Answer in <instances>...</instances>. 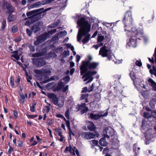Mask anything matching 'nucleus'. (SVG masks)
<instances>
[{
    "instance_id": "obj_1",
    "label": "nucleus",
    "mask_w": 156,
    "mask_h": 156,
    "mask_svg": "<svg viewBox=\"0 0 156 156\" xmlns=\"http://www.w3.org/2000/svg\"><path fill=\"white\" fill-rule=\"evenodd\" d=\"M99 65L98 62L90 61H83L82 65L80 67L81 75L85 73L82 76L84 81H88L86 83H88L91 82L94 78L93 76L96 74L97 71L95 70Z\"/></svg>"
},
{
    "instance_id": "obj_2",
    "label": "nucleus",
    "mask_w": 156,
    "mask_h": 156,
    "mask_svg": "<svg viewBox=\"0 0 156 156\" xmlns=\"http://www.w3.org/2000/svg\"><path fill=\"white\" fill-rule=\"evenodd\" d=\"M78 26L80 27L79 29L77 36V41L80 42L83 36H85L83 40V44L87 42L89 40L90 35L88 34L90 30V25L84 18H82L77 22Z\"/></svg>"
},
{
    "instance_id": "obj_3",
    "label": "nucleus",
    "mask_w": 156,
    "mask_h": 156,
    "mask_svg": "<svg viewBox=\"0 0 156 156\" xmlns=\"http://www.w3.org/2000/svg\"><path fill=\"white\" fill-rule=\"evenodd\" d=\"M125 30L126 31V34L129 38V42H128L127 44L130 46L134 47L136 46V41L135 37H137V38L140 39V37H143L145 41L147 40V38L145 36H143V30L142 28L138 29L135 27L131 28V31L127 30V29L125 28Z\"/></svg>"
},
{
    "instance_id": "obj_4",
    "label": "nucleus",
    "mask_w": 156,
    "mask_h": 156,
    "mask_svg": "<svg viewBox=\"0 0 156 156\" xmlns=\"http://www.w3.org/2000/svg\"><path fill=\"white\" fill-rule=\"evenodd\" d=\"M99 54L103 57H107L109 60L111 59L112 56L114 57L110 50L105 46H104L100 49Z\"/></svg>"
},
{
    "instance_id": "obj_5",
    "label": "nucleus",
    "mask_w": 156,
    "mask_h": 156,
    "mask_svg": "<svg viewBox=\"0 0 156 156\" xmlns=\"http://www.w3.org/2000/svg\"><path fill=\"white\" fill-rule=\"evenodd\" d=\"M144 83V82L142 81L140 83L137 84L136 87L142 95L143 97H145L148 95L149 93Z\"/></svg>"
},
{
    "instance_id": "obj_6",
    "label": "nucleus",
    "mask_w": 156,
    "mask_h": 156,
    "mask_svg": "<svg viewBox=\"0 0 156 156\" xmlns=\"http://www.w3.org/2000/svg\"><path fill=\"white\" fill-rule=\"evenodd\" d=\"M125 24V27L128 26L132 25L133 22L132 12L130 11L126 12L123 20Z\"/></svg>"
},
{
    "instance_id": "obj_7",
    "label": "nucleus",
    "mask_w": 156,
    "mask_h": 156,
    "mask_svg": "<svg viewBox=\"0 0 156 156\" xmlns=\"http://www.w3.org/2000/svg\"><path fill=\"white\" fill-rule=\"evenodd\" d=\"M108 108L104 114L103 112L95 111L91 113L90 115V118L95 120H97L101 117L107 116L108 114Z\"/></svg>"
},
{
    "instance_id": "obj_8",
    "label": "nucleus",
    "mask_w": 156,
    "mask_h": 156,
    "mask_svg": "<svg viewBox=\"0 0 156 156\" xmlns=\"http://www.w3.org/2000/svg\"><path fill=\"white\" fill-rule=\"evenodd\" d=\"M48 67L44 69H43L40 70V79H47L48 77V76L51 74V70L52 69L50 68H47Z\"/></svg>"
},
{
    "instance_id": "obj_9",
    "label": "nucleus",
    "mask_w": 156,
    "mask_h": 156,
    "mask_svg": "<svg viewBox=\"0 0 156 156\" xmlns=\"http://www.w3.org/2000/svg\"><path fill=\"white\" fill-rule=\"evenodd\" d=\"M68 89V86L67 85L65 87V84L63 82L61 81L58 83L56 85L55 87V91L61 90L62 92L65 93L66 94L67 92H66Z\"/></svg>"
},
{
    "instance_id": "obj_10",
    "label": "nucleus",
    "mask_w": 156,
    "mask_h": 156,
    "mask_svg": "<svg viewBox=\"0 0 156 156\" xmlns=\"http://www.w3.org/2000/svg\"><path fill=\"white\" fill-rule=\"evenodd\" d=\"M81 135L86 139L89 140L94 138L96 136L98 137L99 134L96 132L94 133L90 132H86L83 133Z\"/></svg>"
},
{
    "instance_id": "obj_11",
    "label": "nucleus",
    "mask_w": 156,
    "mask_h": 156,
    "mask_svg": "<svg viewBox=\"0 0 156 156\" xmlns=\"http://www.w3.org/2000/svg\"><path fill=\"white\" fill-rule=\"evenodd\" d=\"M68 152H69L71 154L74 155H75V152L77 156H80L78 150L75 147L72 148L70 145L66 147L64 150V152L65 153Z\"/></svg>"
},
{
    "instance_id": "obj_12",
    "label": "nucleus",
    "mask_w": 156,
    "mask_h": 156,
    "mask_svg": "<svg viewBox=\"0 0 156 156\" xmlns=\"http://www.w3.org/2000/svg\"><path fill=\"white\" fill-rule=\"evenodd\" d=\"M39 14V9L34 10L27 12V15L28 16H30L29 18L34 19L36 18V20H37Z\"/></svg>"
},
{
    "instance_id": "obj_13",
    "label": "nucleus",
    "mask_w": 156,
    "mask_h": 156,
    "mask_svg": "<svg viewBox=\"0 0 156 156\" xmlns=\"http://www.w3.org/2000/svg\"><path fill=\"white\" fill-rule=\"evenodd\" d=\"M56 31V30L55 29H54L49 31L48 34L45 33L40 36V43L45 40L47 38L48 34H52L55 33Z\"/></svg>"
},
{
    "instance_id": "obj_14",
    "label": "nucleus",
    "mask_w": 156,
    "mask_h": 156,
    "mask_svg": "<svg viewBox=\"0 0 156 156\" xmlns=\"http://www.w3.org/2000/svg\"><path fill=\"white\" fill-rule=\"evenodd\" d=\"M64 98L63 97H59L58 98L57 97L53 102L55 105L58 106L60 108H62L64 105Z\"/></svg>"
},
{
    "instance_id": "obj_15",
    "label": "nucleus",
    "mask_w": 156,
    "mask_h": 156,
    "mask_svg": "<svg viewBox=\"0 0 156 156\" xmlns=\"http://www.w3.org/2000/svg\"><path fill=\"white\" fill-rule=\"evenodd\" d=\"M104 133L105 134H106L105 136V137L108 138L109 136L112 135L113 134V129L110 127H106L104 130Z\"/></svg>"
},
{
    "instance_id": "obj_16",
    "label": "nucleus",
    "mask_w": 156,
    "mask_h": 156,
    "mask_svg": "<svg viewBox=\"0 0 156 156\" xmlns=\"http://www.w3.org/2000/svg\"><path fill=\"white\" fill-rule=\"evenodd\" d=\"M87 123L88 124L87 128L89 130L93 131L95 130L96 127L93 122L90 121H87Z\"/></svg>"
},
{
    "instance_id": "obj_17",
    "label": "nucleus",
    "mask_w": 156,
    "mask_h": 156,
    "mask_svg": "<svg viewBox=\"0 0 156 156\" xmlns=\"http://www.w3.org/2000/svg\"><path fill=\"white\" fill-rule=\"evenodd\" d=\"M79 108L81 110L82 114H83L89 110V109L86 106V104L85 103L81 104Z\"/></svg>"
},
{
    "instance_id": "obj_18",
    "label": "nucleus",
    "mask_w": 156,
    "mask_h": 156,
    "mask_svg": "<svg viewBox=\"0 0 156 156\" xmlns=\"http://www.w3.org/2000/svg\"><path fill=\"white\" fill-rule=\"evenodd\" d=\"M32 29L35 33L39 30V23L38 22L34 24L32 27Z\"/></svg>"
},
{
    "instance_id": "obj_19",
    "label": "nucleus",
    "mask_w": 156,
    "mask_h": 156,
    "mask_svg": "<svg viewBox=\"0 0 156 156\" xmlns=\"http://www.w3.org/2000/svg\"><path fill=\"white\" fill-rule=\"evenodd\" d=\"M106 138L105 136L104 137H103L100 139L99 141V143L101 145L103 146H105L107 145L108 143L105 139Z\"/></svg>"
},
{
    "instance_id": "obj_20",
    "label": "nucleus",
    "mask_w": 156,
    "mask_h": 156,
    "mask_svg": "<svg viewBox=\"0 0 156 156\" xmlns=\"http://www.w3.org/2000/svg\"><path fill=\"white\" fill-rule=\"evenodd\" d=\"M148 81L150 83V85L156 91V83L151 78L148 79Z\"/></svg>"
},
{
    "instance_id": "obj_21",
    "label": "nucleus",
    "mask_w": 156,
    "mask_h": 156,
    "mask_svg": "<svg viewBox=\"0 0 156 156\" xmlns=\"http://www.w3.org/2000/svg\"><path fill=\"white\" fill-rule=\"evenodd\" d=\"M48 98L52 99L53 102L57 98L55 94L51 93H48Z\"/></svg>"
},
{
    "instance_id": "obj_22",
    "label": "nucleus",
    "mask_w": 156,
    "mask_h": 156,
    "mask_svg": "<svg viewBox=\"0 0 156 156\" xmlns=\"http://www.w3.org/2000/svg\"><path fill=\"white\" fill-rule=\"evenodd\" d=\"M33 63L34 65L35 66L38 67L39 66V59L37 58H34L33 59Z\"/></svg>"
},
{
    "instance_id": "obj_23",
    "label": "nucleus",
    "mask_w": 156,
    "mask_h": 156,
    "mask_svg": "<svg viewBox=\"0 0 156 156\" xmlns=\"http://www.w3.org/2000/svg\"><path fill=\"white\" fill-rule=\"evenodd\" d=\"M88 94H83L81 95L80 99L81 100L85 99L86 102H88V101L87 100V98L88 97Z\"/></svg>"
},
{
    "instance_id": "obj_24",
    "label": "nucleus",
    "mask_w": 156,
    "mask_h": 156,
    "mask_svg": "<svg viewBox=\"0 0 156 156\" xmlns=\"http://www.w3.org/2000/svg\"><path fill=\"white\" fill-rule=\"evenodd\" d=\"M35 21L33 19L29 18V19L27 20L25 23V24L27 26H29L31 23H32L33 21Z\"/></svg>"
},
{
    "instance_id": "obj_25",
    "label": "nucleus",
    "mask_w": 156,
    "mask_h": 156,
    "mask_svg": "<svg viewBox=\"0 0 156 156\" xmlns=\"http://www.w3.org/2000/svg\"><path fill=\"white\" fill-rule=\"evenodd\" d=\"M67 33L66 31H62L58 34V37H62V36H66L67 34Z\"/></svg>"
},
{
    "instance_id": "obj_26",
    "label": "nucleus",
    "mask_w": 156,
    "mask_h": 156,
    "mask_svg": "<svg viewBox=\"0 0 156 156\" xmlns=\"http://www.w3.org/2000/svg\"><path fill=\"white\" fill-rule=\"evenodd\" d=\"M34 71L35 73H36V74H35L34 76L35 78L38 80H39V70L37 69H35L34 70Z\"/></svg>"
},
{
    "instance_id": "obj_27",
    "label": "nucleus",
    "mask_w": 156,
    "mask_h": 156,
    "mask_svg": "<svg viewBox=\"0 0 156 156\" xmlns=\"http://www.w3.org/2000/svg\"><path fill=\"white\" fill-rule=\"evenodd\" d=\"M70 78L69 76H66L65 77L63 80H62H62L63 81L65 85L69 81Z\"/></svg>"
},
{
    "instance_id": "obj_28",
    "label": "nucleus",
    "mask_w": 156,
    "mask_h": 156,
    "mask_svg": "<svg viewBox=\"0 0 156 156\" xmlns=\"http://www.w3.org/2000/svg\"><path fill=\"white\" fill-rule=\"evenodd\" d=\"M104 37L102 35L99 34L98 39V42L99 43L102 42L104 39Z\"/></svg>"
},
{
    "instance_id": "obj_29",
    "label": "nucleus",
    "mask_w": 156,
    "mask_h": 156,
    "mask_svg": "<svg viewBox=\"0 0 156 156\" xmlns=\"http://www.w3.org/2000/svg\"><path fill=\"white\" fill-rule=\"evenodd\" d=\"M90 142L93 146H97L98 144V141L95 140H93L90 141Z\"/></svg>"
},
{
    "instance_id": "obj_30",
    "label": "nucleus",
    "mask_w": 156,
    "mask_h": 156,
    "mask_svg": "<svg viewBox=\"0 0 156 156\" xmlns=\"http://www.w3.org/2000/svg\"><path fill=\"white\" fill-rule=\"evenodd\" d=\"M15 19V17L14 16L9 15L8 17V21L9 22L13 21Z\"/></svg>"
},
{
    "instance_id": "obj_31",
    "label": "nucleus",
    "mask_w": 156,
    "mask_h": 156,
    "mask_svg": "<svg viewBox=\"0 0 156 156\" xmlns=\"http://www.w3.org/2000/svg\"><path fill=\"white\" fill-rule=\"evenodd\" d=\"M46 64V62L43 58H40V66H43Z\"/></svg>"
},
{
    "instance_id": "obj_32",
    "label": "nucleus",
    "mask_w": 156,
    "mask_h": 156,
    "mask_svg": "<svg viewBox=\"0 0 156 156\" xmlns=\"http://www.w3.org/2000/svg\"><path fill=\"white\" fill-rule=\"evenodd\" d=\"M7 9L9 11L10 13L12 12L14 10V8L13 7L9 5L7 6Z\"/></svg>"
},
{
    "instance_id": "obj_33",
    "label": "nucleus",
    "mask_w": 156,
    "mask_h": 156,
    "mask_svg": "<svg viewBox=\"0 0 156 156\" xmlns=\"http://www.w3.org/2000/svg\"><path fill=\"white\" fill-rule=\"evenodd\" d=\"M50 110L49 106H45L43 108V112L44 113H47L49 112Z\"/></svg>"
},
{
    "instance_id": "obj_34",
    "label": "nucleus",
    "mask_w": 156,
    "mask_h": 156,
    "mask_svg": "<svg viewBox=\"0 0 156 156\" xmlns=\"http://www.w3.org/2000/svg\"><path fill=\"white\" fill-rule=\"evenodd\" d=\"M144 116L145 118H149L151 116V113L149 112H144Z\"/></svg>"
},
{
    "instance_id": "obj_35",
    "label": "nucleus",
    "mask_w": 156,
    "mask_h": 156,
    "mask_svg": "<svg viewBox=\"0 0 156 156\" xmlns=\"http://www.w3.org/2000/svg\"><path fill=\"white\" fill-rule=\"evenodd\" d=\"M149 71L151 74L154 75L155 73H156V69L155 67H153L152 69H150Z\"/></svg>"
},
{
    "instance_id": "obj_36",
    "label": "nucleus",
    "mask_w": 156,
    "mask_h": 156,
    "mask_svg": "<svg viewBox=\"0 0 156 156\" xmlns=\"http://www.w3.org/2000/svg\"><path fill=\"white\" fill-rule=\"evenodd\" d=\"M34 137H32L31 138V139L30 140V142L31 143V144L33 146L34 145L36 144L37 143V142L35 140L34 141Z\"/></svg>"
},
{
    "instance_id": "obj_37",
    "label": "nucleus",
    "mask_w": 156,
    "mask_h": 156,
    "mask_svg": "<svg viewBox=\"0 0 156 156\" xmlns=\"http://www.w3.org/2000/svg\"><path fill=\"white\" fill-rule=\"evenodd\" d=\"M52 0H44L43 1V2H40V4L44 5L47 4H48L52 2Z\"/></svg>"
},
{
    "instance_id": "obj_38",
    "label": "nucleus",
    "mask_w": 156,
    "mask_h": 156,
    "mask_svg": "<svg viewBox=\"0 0 156 156\" xmlns=\"http://www.w3.org/2000/svg\"><path fill=\"white\" fill-rule=\"evenodd\" d=\"M14 52L15 54L12 55V56L14 57L16 60H19V57L18 55L17 51H16Z\"/></svg>"
},
{
    "instance_id": "obj_39",
    "label": "nucleus",
    "mask_w": 156,
    "mask_h": 156,
    "mask_svg": "<svg viewBox=\"0 0 156 156\" xmlns=\"http://www.w3.org/2000/svg\"><path fill=\"white\" fill-rule=\"evenodd\" d=\"M63 56L64 57H66L69 55V51L68 50L64 51L62 54Z\"/></svg>"
},
{
    "instance_id": "obj_40",
    "label": "nucleus",
    "mask_w": 156,
    "mask_h": 156,
    "mask_svg": "<svg viewBox=\"0 0 156 156\" xmlns=\"http://www.w3.org/2000/svg\"><path fill=\"white\" fill-rule=\"evenodd\" d=\"M65 116L67 119H69V109H68L65 112Z\"/></svg>"
},
{
    "instance_id": "obj_41",
    "label": "nucleus",
    "mask_w": 156,
    "mask_h": 156,
    "mask_svg": "<svg viewBox=\"0 0 156 156\" xmlns=\"http://www.w3.org/2000/svg\"><path fill=\"white\" fill-rule=\"evenodd\" d=\"M6 26V21L5 20H3L2 23L1 28L3 29Z\"/></svg>"
},
{
    "instance_id": "obj_42",
    "label": "nucleus",
    "mask_w": 156,
    "mask_h": 156,
    "mask_svg": "<svg viewBox=\"0 0 156 156\" xmlns=\"http://www.w3.org/2000/svg\"><path fill=\"white\" fill-rule=\"evenodd\" d=\"M10 83L11 87H13L14 86V79L12 77H11L10 79Z\"/></svg>"
},
{
    "instance_id": "obj_43",
    "label": "nucleus",
    "mask_w": 156,
    "mask_h": 156,
    "mask_svg": "<svg viewBox=\"0 0 156 156\" xmlns=\"http://www.w3.org/2000/svg\"><path fill=\"white\" fill-rule=\"evenodd\" d=\"M103 44V43L101 42L98 44V45H93V47L94 48L96 49H97L99 47L102 46Z\"/></svg>"
},
{
    "instance_id": "obj_44",
    "label": "nucleus",
    "mask_w": 156,
    "mask_h": 156,
    "mask_svg": "<svg viewBox=\"0 0 156 156\" xmlns=\"http://www.w3.org/2000/svg\"><path fill=\"white\" fill-rule=\"evenodd\" d=\"M18 30L16 26H14L12 27V32L13 33H15Z\"/></svg>"
},
{
    "instance_id": "obj_45",
    "label": "nucleus",
    "mask_w": 156,
    "mask_h": 156,
    "mask_svg": "<svg viewBox=\"0 0 156 156\" xmlns=\"http://www.w3.org/2000/svg\"><path fill=\"white\" fill-rule=\"evenodd\" d=\"M130 76L133 80H134L135 79V75L133 74V73L132 72H131L130 73Z\"/></svg>"
},
{
    "instance_id": "obj_46",
    "label": "nucleus",
    "mask_w": 156,
    "mask_h": 156,
    "mask_svg": "<svg viewBox=\"0 0 156 156\" xmlns=\"http://www.w3.org/2000/svg\"><path fill=\"white\" fill-rule=\"evenodd\" d=\"M136 64L137 66H141L142 65V63L140 60L136 61Z\"/></svg>"
},
{
    "instance_id": "obj_47",
    "label": "nucleus",
    "mask_w": 156,
    "mask_h": 156,
    "mask_svg": "<svg viewBox=\"0 0 156 156\" xmlns=\"http://www.w3.org/2000/svg\"><path fill=\"white\" fill-rule=\"evenodd\" d=\"M103 24L107 27H110L112 26V23H104Z\"/></svg>"
},
{
    "instance_id": "obj_48",
    "label": "nucleus",
    "mask_w": 156,
    "mask_h": 156,
    "mask_svg": "<svg viewBox=\"0 0 156 156\" xmlns=\"http://www.w3.org/2000/svg\"><path fill=\"white\" fill-rule=\"evenodd\" d=\"M36 105V104L35 103H33V105L30 107V110L31 112H34L35 106Z\"/></svg>"
},
{
    "instance_id": "obj_49",
    "label": "nucleus",
    "mask_w": 156,
    "mask_h": 156,
    "mask_svg": "<svg viewBox=\"0 0 156 156\" xmlns=\"http://www.w3.org/2000/svg\"><path fill=\"white\" fill-rule=\"evenodd\" d=\"M66 122V126L68 128V129H70V123L69 122V120H66L65 119V120Z\"/></svg>"
},
{
    "instance_id": "obj_50",
    "label": "nucleus",
    "mask_w": 156,
    "mask_h": 156,
    "mask_svg": "<svg viewBox=\"0 0 156 156\" xmlns=\"http://www.w3.org/2000/svg\"><path fill=\"white\" fill-rule=\"evenodd\" d=\"M26 32L27 34L29 36H30L31 35L32 32L30 30L27 28L26 30Z\"/></svg>"
},
{
    "instance_id": "obj_51",
    "label": "nucleus",
    "mask_w": 156,
    "mask_h": 156,
    "mask_svg": "<svg viewBox=\"0 0 156 156\" xmlns=\"http://www.w3.org/2000/svg\"><path fill=\"white\" fill-rule=\"evenodd\" d=\"M151 116L154 118H156V111H153L151 113Z\"/></svg>"
},
{
    "instance_id": "obj_52",
    "label": "nucleus",
    "mask_w": 156,
    "mask_h": 156,
    "mask_svg": "<svg viewBox=\"0 0 156 156\" xmlns=\"http://www.w3.org/2000/svg\"><path fill=\"white\" fill-rule=\"evenodd\" d=\"M29 47L31 51H35V48L34 46H33L32 45H29Z\"/></svg>"
},
{
    "instance_id": "obj_53",
    "label": "nucleus",
    "mask_w": 156,
    "mask_h": 156,
    "mask_svg": "<svg viewBox=\"0 0 156 156\" xmlns=\"http://www.w3.org/2000/svg\"><path fill=\"white\" fill-rule=\"evenodd\" d=\"M27 81L28 82L30 83V80L32 79V77L30 76H29L27 74Z\"/></svg>"
},
{
    "instance_id": "obj_54",
    "label": "nucleus",
    "mask_w": 156,
    "mask_h": 156,
    "mask_svg": "<svg viewBox=\"0 0 156 156\" xmlns=\"http://www.w3.org/2000/svg\"><path fill=\"white\" fill-rule=\"evenodd\" d=\"M67 45L68 47L70 48L71 50L72 51H73L74 50V47L73 46H72L70 44H67Z\"/></svg>"
},
{
    "instance_id": "obj_55",
    "label": "nucleus",
    "mask_w": 156,
    "mask_h": 156,
    "mask_svg": "<svg viewBox=\"0 0 156 156\" xmlns=\"http://www.w3.org/2000/svg\"><path fill=\"white\" fill-rule=\"evenodd\" d=\"M13 151V148L12 147H10L9 148L8 151V153L9 154H11L12 152Z\"/></svg>"
},
{
    "instance_id": "obj_56",
    "label": "nucleus",
    "mask_w": 156,
    "mask_h": 156,
    "mask_svg": "<svg viewBox=\"0 0 156 156\" xmlns=\"http://www.w3.org/2000/svg\"><path fill=\"white\" fill-rule=\"evenodd\" d=\"M47 124L50 126L51 125L52 123V120L51 119H49L48 121H47Z\"/></svg>"
},
{
    "instance_id": "obj_57",
    "label": "nucleus",
    "mask_w": 156,
    "mask_h": 156,
    "mask_svg": "<svg viewBox=\"0 0 156 156\" xmlns=\"http://www.w3.org/2000/svg\"><path fill=\"white\" fill-rule=\"evenodd\" d=\"M39 44V38L38 37H37V40L34 42V44L35 45H37Z\"/></svg>"
},
{
    "instance_id": "obj_58",
    "label": "nucleus",
    "mask_w": 156,
    "mask_h": 156,
    "mask_svg": "<svg viewBox=\"0 0 156 156\" xmlns=\"http://www.w3.org/2000/svg\"><path fill=\"white\" fill-rule=\"evenodd\" d=\"M32 56L34 57H39V53H35L32 55Z\"/></svg>"
},
{
    "instance_id": "obj_59",
    "label": "nucleus",
    "mask_w": 156,
    "mask_h": 156,
    "mask_svg": "<svg viewBox=\"0 0 156 156\" xmlns=\"http://www.w3.org/2000/svg\"><path fill=\"white\" fill-rule=\"evenodd\" d=\"M108 149L107 148H105L104 149L103 152V154H106L108 153Z\"/></svg>"
},
{
    "instance_id": "obj_60",
    "label": "nucleus",
    "mask_w": 156,
    "mask_h": 156,
    "mask_svg": "<svg viewBox=\"0 0 156 156\" xmlns=\"http://www.w3.org/2000/svg\"><path fill=\"white\" fill-rule=\"evenodd\" d=\"M76 61L77 62H78L80 59V57L78 55H77L76 56Z\"/></svg>"
},
{
    "instance_id": "obj_61",
    "label": "nucleus",
    "mask_w": 156,
    "mask_h": 156,
    "mask_svg": "<svg viewBox=\"0 0 156 156\" xmlns=\"http://www.w3.org/2000/svg\"><path fill=\"white\" fill-rule=\"evenodd\" d=\"M137 146V145L136 144H135L133 146V151L135 152V153H136V147Z\"/></svg>"
},
{
    "instance_id": "obj_62",
    "label": "nucleus",
    "mask_w": 156,
    "mask_h": 156,
    "mask_svg": "<svg viewBox=\"0 0 156 156\" xmlns=\"http://www.w3.org/2000/svg\"><path fill=\"white\" fill-rule=\"evenodd\" d=\"M87 91V87H84L83 88L82 91V93L86 92Z\"/></svg>"
},
{
    "instance_id": "obj_63",
    "label": "nucleus",
    "mask_w": 156,
    "mask_h": 156,
    "mask_svg": "<svg viewBox=\"0 0 156 156\" xmlns=\"http://www.w3.org/2000/svg\"><path fill=\"white\" fill-rule=\"evenodd\" d=\"M57 116L58 118H63L64 120H65V118L64 117V116L61 114H57L56 115Z\"/></svg>"
},
{
    "instance_id": "obj_64",
    "label": "nucleus",
    "mask_w": 156,
    "mask_h": 156,
    "mask_svg": "<svg viewBox=\"0 0 156 156\" xmlns=\"http://www.w3.org/2000/svg\"><path fill=\"white\" fill-rule=\"evenodd\" d=\"M21 40V39L20 37H17L14 39V41L16 42H18Z\"/></svg>"
}]
</instances>
